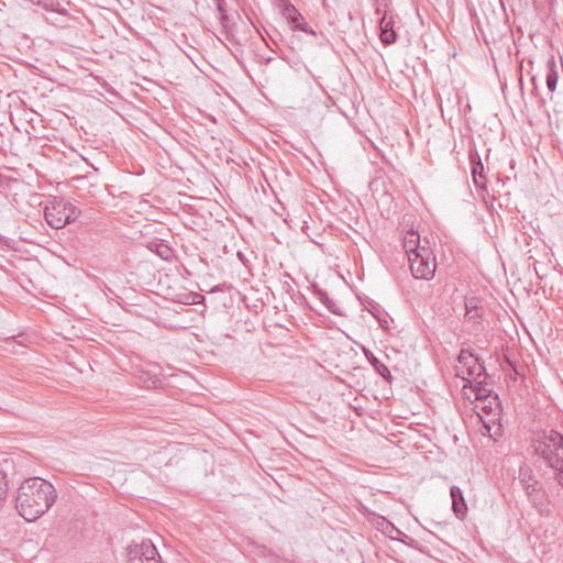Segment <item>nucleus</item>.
Listing matches in <instances>:
<instances>
[{
    "instance_id": "1",
    "label": "nucleus",
    "mask_w": 563,
    "mask_h": 563,
    "mask_svg": "<svg viewBox=\"0 0 563 563\" xmlns=\"http://www.w3.org/2000/svg\"><path fill=\"white\" fill-rule=\"evenodd\" d=\"M57 493L54 486L40 477L23 481L15 495V508L26 521H35L54 505Z\"/></svg>"
},
{
    "instance_id": "2",
    "label": "nucleus",
    "mask_w": 563,
    "mask_h": 563,
    "mask_svg": "<svg viewBox=\"0 0 563 563\" xmlns=\"http://www.w3.org/2000/svg\"><path fill=\"white\" fill-rule=\"evenodd\" d=\"M533 452L541 457L555 474L563 468V435L554 430L537 433L531 440Z\"/></svg>"
},
{
    "instance_id": "3",
    "label": "nucleus",
    "mask_w": 563,
    "mask_h": 563,
    "mask_svg": "<svg viewBox=\"0 0 563 563\" xmlns=\"http://www.w3.org/2000/svg\"><path fill=\"white\" fill-rule=\"evenodd\" d=\"M80 214V210L71 202L54 198L47 202L44 217L53 229H62L74 222Z\"/></svg>"
},
{
    "instance_id": "4",
    "label": "nucleus",
    "mask_w": 563,
    "mask_h": 563,
    "mask_svg": "<svg viewBox=\"0 0 563 563\" xmlns=\"http://www.w3.org/2000/svg\"><path fill=\"white\" fill-rule=\"evenodd\" d=\"M455 369L456 376L461 377L466 383L481 385L486 378L485 368L478 362V358L465 350L461 351Z\"/></svg>"
},
{
    "instance_id": "5",
    "label": "nucleus",
    "mask_w": 563,
    "mask_h": 563,
    "mask_svg": "<svg viewBox=\"0 0 563 563\" xmlns=\"http://www.w3.org/2000/svg\"><path fill=\"white\" fill-rule=\"evenodd\" d=\"M477 402V415L486 431L489 433L495 427L499 429L501 419V405L498 397L496 395H490V390L488 389V396H484Z\"/></svg>"
},
{
    "instance_id": "6",
    "label": "nucleus",
    "mask_w": 563,
    "mask_h": 563,
    "mask_svg": "<svg viewBox=\"0 0 563 563\" xmlns=\"http://www.w3.org/2000/svg\"><path fill=\"white\" fill-rule=\"evenodd\" d=\"M411 274L417 279L429 280L435 273V258L429 247H423L420 253L408 257Z\"/></svg>"
},
{
    "instance_id": "7",
    "label": "nucleus",
    "mask_w": 563,
    "mask_h": 563,
    "mask_svg": "<svg viewBox=\"0 0 563 563\" xmlns=\"http://www.w3.org/2000/svg\"><path fill=\"white\" fill-rule=\"evenodd\" d=\"M128 560L129 563H164L156 547L151 541H142L130 545Z\"/></svg>"
},
{
    "instance_id": "8",
    "label": "nucleus",
    "mask_w": 563,
    "mask_h": 563,
    "mask_svg": "<svg viewBox=\"0 0 563 563\" xmlns=\"http://www.w3.org/2000/svg\"><path fill=\"white\" fill-rule=\"evenodd\" d=\"M519 482L525 489L529 499L536 505H542L544 500V492L541 484L536 479L529 466H521L519 470Z\"/></svg>"
},
{
    "instance_id": "9",
    "label": "nucleus",
    "mask_w": 563,
    "mask_h": 563,
    "mask_svg": "<svg viewBox=\"0 0 563 563\" xmlns=\"http://www.w3.org/2000/svg\"><path fill=\"white\" fill-rule=\"evenodd\" d=\"M283 15L285 19L291 24V27L295 30H300L302 32L314 35V31L308 26L305 22L303 16L297 11V9L292 4H286L283 10Z\"/></svg>"
},
{
    "instance_id": "10",
    "label": "nucleus",
    "mask_w": 563,
    "mask_h": 563,
    "mask_svg": "<svg viewBox=\"0 0 563 563\" xmlns=\"http://www.w3.org/2000/svg\"><path fill=\"white\" fill-rule=\"evenodd\" d=\"M394 18L385 13L379 22L380 40L384 44H393L396 42L397 34L394 30Z\"/></svg>"
},
{
    "instance_id": "11",
    "label": "nucleus",
    "mask_w": 563,
    "mask_h": 563,
    "mask_svg": "<svg viewBox=\"0 0 563 563\" xmlns=\"http://www.w3.org/2000/svg\"><path fill=\"white\" fill-rule=\"evenodd\" d=\"M450 494L452 498V509L455 516L463 519L467 514V505L462 489L459 486H452Z\"/></svg>"
},
{
    "instance_id": "12",
    "label": "nucleus",
    "mask_w": 563,
    "mask_h": 563,
    "mask_svg": "<svg viewBox=\"0 0 563 563\" xmlns=\"http://www.w3.org/2000/svg\"><path fill=\"white\" fill-rule=\"evenodd\" d=\"M404 247L408 257L420 253L426 245L420 244V234L415 230H409L404 236Z\"/></svg>"
},
{
    "instance_id": "13",
    "label": "nucleus",
    "mask_w": 563,
    "mask_h": 563,
    "mask_svg": "<svg viewBox=\"0 0 563 563\" xmlns=\"http://www.w3.org/2000/svg\"><path fill=\"white\" fill-rule=\"evenodd\" d=\"M462 391H463V395L465 396V398H467L468 400L474 399L475 401H478L484 396H488V388L485 385H483V383L481 385H478L475 383H466L465 382V384L463 385Z\"/></svg>"
},
{
    "instance_id": "14",
    "label": "nucleus",
    "mask_w": 563,
    "mask_h": 563,
    "mask_svg": "<svg viewBox=\"0 0 563 563\" xmlns=\"http://www.w3.org/2000/svg\"><path fill=\"white\" fill-rule=\"evenodd\" d=\"M558 71L556 64L553 57H551L547 63V87L550 92H554L558 84Z\"/></svg>"
},
{
    "instance_id": "15",
    "label": "nucleus",
    "mask_w": 563,
    "mask_h": 563,
    "mask_svg": "<svg viewBox=\"0 0 563 563\" xmlns=\"http://www.w3.org/2000/svg\"><path fill=\"white\" fill-rule=\"evenodd\" d=\"M367 360L371 362V364L375 367V369L377 371V373L383 376V377H387L389 375V369L388 367L383 364L379 360H377L373 353H371L369 351L365 350L364 351Z\"/></svg>"
},
{
    "instance_id": "16",
    "label": "nucleus",
    "mask_w": 563,
    "mask_h": 563,
    "mask_svg": "<svg viewBox=\"0 0 563 563\" xmlns=\"http://www.w3.org/2000/svg\"><path fill=\"white\" fill-rule=\"evenodd\" d=\"M484 165L482 164L481 161L474 163V166H473V170H472V174H473V180H474V184L479 187V188H485V184L483 181H481L482 179H484Z\"/></svg>"
},
{
    "instance_id": "17",
    "label": "nucleus",
    "mask_w": 563,
    "mask_h": 563,
    "mask_svg": "<svg viewBox=\"0 0 563 563\" xmlns=\"http://www.w3.org/2000/svg\"><path fill=\"white\" fill-rule=\"evenodd\" d=\"M8 495L7 474L0 470V505L5 500Z\"/></svg>"
},
{
    "instance_id": "18",
    "label": "nucleus",
    "mask_w": 563,
    "mask_h": 563,
    "mask_svg": "<svg viewBox=\"0 0 563 563\" xmlns=\"http://www.w3.org/2000/svg\"><path fill=\"white\" fill-rule=\"evenodd\" d=\"M140 379L147 388H156L159 385V379L157 377H151L147 372L142 373Z\"/></svg>"
},
{
    "instance_id": "19",
    "label": "nucleus",
    "mask_w": 563,
    "mask_h": 563,
    "mask_svg": "<svg viewBox=\"0 0 563 563\" xmlns=\"http://www.w3.org/2000/svg\"><path fill=\"white\" fill-rule=\"evenodd\" d=\"M555 479L563 487V467L555 474Z\"/></svg>"
}]
</instances>
